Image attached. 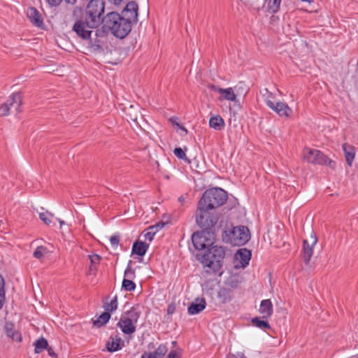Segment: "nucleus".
<instances>
[{"label": "nucleus", "instance_id": "nucleus-28", "mask_svg": "<svg viewBox=\"0 0 358 358\" xmlns=\"http://www.w3.org/2000/svg\"><path fill=\"white\" fill-rule=\"evenodd\" d=\"M209 125L211 128L217 131H220L224 127V122L221 116L217 115L210 117L209 120Z\"/></svg>", "mask_w": 358, "mask_h": 358}, {"label": "nucleus", "instance_id": "nucleus-31", "mask_svg": "<svg viewBox=\"0 0 358 358\" xmlns=\"http://www.w3.org/2000/svg\"><path fill=\"white\" fill-rule=\"evenodd\" d=\"M110 318V314L106 311L103 313L96 320L93 321L95 327H101L106 324Z\"/></svg>", "mask_w": 358, "mask_h": 358}, {"label": "nucleus", "instance_id": "nucleus-36", "mask_svg": "<svg viewBox=\"0 0 358 358\" xmlns=\"http://www.w3.org/2000/svg\"><path fill=\"white\" fill-rule=\"evenodd\" d=\"M5 282L3 278L0 275V310L5 302Z\"/></svg>", "mask_w": 358, "mask_h": 358}, {"label": "nucleus", "instance_id": "nucleus-11", "mask_svg": "<svg viewBox=\"0 0 358 358\" xmlns=\"http://www.w3.org/2000/svg\"><path fill=\"white\" fill-rule=\"evenodd\" d=\"M123 3H127V4L122 11L121 16L125 17L132 26L134 23H136L138 21V6L134 1L131 0L125 1Z\"/></svg>", "mask_w": 358, "mask_h": 358}, {"label": "nucleus", "instance_id": "nucleus-26", "mask_svg": "<svg viewBox=\"0 0 358 358\" xmlns=\"http://www.w3.org/2000/svg\"><path fill=\"white\" fill-rule=\"evenodd\" d=\"M141 311L138 310V306L131 307L129 310L124 312L122 315L126 317V318H129L135 324L137 323L140 316Z\"/></svg>", "mask_w": 358, "mask_h": 358}, {"label": "nucleus", "instance_id": "nucleus-45", "mask_svg": "<svg viewBox=\"0 0 358 358\" xmlns=\"http://www.w3.org/2000/svg\"><path fill=\"white\" fill-rule=\"evenodd\" d=\"M175 311H176V304L174 303H170L167 308V314L172 315Z\"/></svg>", "mask_w": 358, "mask_h": 358}, {"label": "nucleus", "instance_id": "nucleus-6", "mask_svg": "<svg viewBox=\"0 0 358 358\" xmlns=\"http://www.w3.org/2000/svg\"><path fill=\"white\" fill-rule=\"evenodd\" d=\"M303 159L308 163L325 164L334 168L335 162L329 159L320 150L305 148L303 151Z\"/></svg>", "mask_w": 358, "mask_h": 358}, {"label": "nucleus", "instance_id": "nucleus-13", "mask_svg": "<svg viewBox=\"0 0 358 358\" xmlns=\"http://www.w3.org/2000/svg\"><path fill=\"white\" fill-rule=\"evenodd\" d=\"M311 245L309 244L307 240L303 241V259L304 263L308 265L313 254V247L317 242V238L315 236H311Z\"/></svg>", "mask_w": 358, "mask_h": 358}, {"label": "nucleus", "instance_id": "nucleus-34", "mask_svg": "<svg viewBox=\"0 0 358 358\" xmlns=\"http://www.w3.org/2000/svg\"><path fill=\"white\" fill-rule=\"evenodd\" d=\"M280 3L281 0H268V10L273 13H276L280 8Z\"/></svg>", "mask_w": 358, "mask_h": 358}, {"label": "nucleus", "instance_id": "nucleus-23", "mask_svg": "<svg viewBox=\"0 0 358 358\" xmlns=\"http://www.w3.org/2000/svg\"><path fill=\"white\" fill-rule=\"evenodd\" d=\"M346 163L351 166L355 157V148L348 143H344L342 146Z\"/></svg>", "mask_w": 358, "mask_h": 358}, {"label": "nucleus", "instance_id": "nucleus-24", "mask_svg": "<svg viewBox=\"0 0 358 358\" xmlns=\"http://www.w3.org/2000/svg\"><path fill=\"white\" fill-rule=\"evenodd\" d=\"M206 301L203 298L197 299L195 302H193L188 307L187 311L189 315H195L201 312L206 308Z\"/></svg>", "mask_w": 358, "mask_h": 358}, {"label": "nucleus", "instance_id": "nucleus-19", "mask_svg": "<svg viewBox=\"0 0 358 358\" xmlns=\"http://www.w3.org/2000/svg\"><path fill=\"white\" fill-rule=\"evenodd\" d=\"M209 87L222 95L223 99L225 100L235 101L236 99V94L231 87L222 89L213 85H210Z\"/></svg>", "mask_w": 358, "mask_h": 358}, {"label": "nucleus", "instance_id": "nucleus-22", "mask_svg": "<svg viewBox=\"0 0 358 358\" xmlns=\"http://www.w3.org/2000/svg\"><path fill=\"white\" fill-rule=\"evenodd\" d=\"M259 313L262 315V317L266 320L273 314V304L270 299L262 300L259 307Z\"/></svg>", "mask_w": 358, "mask_h": 358}, {"label": "nucleus", "instance_id": "nucleus-37", "mask_svg": "<svg viewBox=\"0 0 358 358\" xmlns=\"http://www.w3.org/2000/svg\"><path fill=\"white\" fill-rule=\"evenodd\" d=\"M174 155L180 159H183L188 164L191 163L189 159L186 157L185 151L181 148H176L173 150Z\"/></svg>", "mask_w": 358, "mask_h": 358}, {"label": "nucleus", "instance_id": "nucleus-41", "mask_svg": "<svg viewBox=\"0 0 358 358\" xmlns=\"http://www.w3.org/2000/svg\"><path fill=\"white\" fill-rule=\"evenodd\" d=\"M88 257L90 260V264L95 266L99 264L101 259V256L96 254L89 255Z\"/></svg>", "mask_w": 358, "mask_h": 358}, {"label": "nucleus", "instance_id": "nucleus-15", "mask_svg": "<svg viewBox=\"0 0 358 358\" xmlns=\"http://www.w3.org/2000/svg\"><path fill=\"white\" fill-rule=\"evenodd\" d=\"M124 342L119 336V334H112L106 343V347L108 351L110 352H116L122 349Z\"/></svg>", "mask_w": 358, "mask_h": 358}, {"label": "nucleus", "instance_id": "nucleus-9", "mask_svg": "<svg viewBox=\"0 0 358 358\" xmlns=\"http://www.w3.org/2000/svg\"><path fill=\"white\" fill-rule=\"evenodd\" d=\"M230 243L234 245H243L250 238L248 228L245 226L234 227L230 235Z\"/></svg>", "mask_w": 358, "mask_h": 358}, {"label": "nucleus", "instance_id": "nucleus-49", "mask_svg": "<svg viewBox=\"0 0 358 358\" xmlns=\"http://www.w3.org/2000/svg\"><path fill=\"white\" fill-rule=\"evenodd\" d=\"M166 358H179V355L176 350H171Z\"/></svg>", "mask_w": 358, "mask_h": 358}, {"label": "nucleus", "instance_id": "nucleus-50", "mask_svg": "<svg viewBox=\"0 0 358 358\" xmlns=\"http://www.w3.org/2000/svg\"><path fill=\"white\" fill-rule=\"evenodd\" d=\"M47 350H48V355L50 357H54V358L57 357V354L55 352V351L53 350V349L52 348L48 346L47 348Z\"/></svg>", "mask_w": 358, "mask_h": 358}, {"label": "nucleus", "instance_id": "nucleus-8", "mask_svg": "<svg viewBox=\"0 0 358 358\" xmlns=\"http://www.w3.org/2000/svg\"><path fill=\"white\" fill-rule=\"evenodd\" d=\"M105 33L106 32L103 31V29H102V31L96 29L93 31V34L89 38L85 40L87 41V48L91 52L101 53L103 52V45L106 39Z\"/></svg>", "mask_w": 358, "mask_h": 358}, {"label": "nucleus", "instance_id": "nucleus-52", "mask_svg": "<svg viewBox=\"0 0 358 358\" xmlns=\"http://www.w3.org/2000/svg\"><path fill=\"white\" fill-rule=\"evenodd\" d=\"M141 358H152L148 353L145 352Z\"/></svg>", "mask_w": 358, "mask_h": 358}, {"label": "nucleus", "instance_id": "nucleus-54", "mask_svg": "<svg viewBox=\"0 0 358 358\" xmlns=\"http://www.w3.org/2000/svg\"><path fill=\"white\" fill-rule=\"evenodd\" d=\"M178 200H179V201H180L181 203H183V201H184V200H185V199L183 198V196H180V197L178 198Z\"/></svg>", "mask_w": 358, "mask_h": 358}, {"label": "nucleus", "instance_id": "nucleus-20", "mask_svg": "<svg viewBox=\"0 0 358 358\" xmlns=\"http://www.w3.org/2000/svg\"><path fill=\"white\" fill-rule=\"evenodd\" d=\"M169 223V220L166 221H159L154 225L150 226L148 228V231L144 234L145 238L148 240L149 241H152L153 240L154 236L164 227L166 224Z\"/></svg>", "mask_w": 358, "mask_h": 358}, {"label": "nucleus", "instance_id": "nucleus-51", "mask_svg": "<svg viewBox=\"0 0 358 358\" xmlns=\"http://www.w3.org/2000/svg\"><path fill=\"white\" fill-rule=\"evenodd\" d=\"M130 120L133 122H134L135 123H136V124H138V122H137V116L136 115L135 117L134 116H130Z\"/></svg>", "mask_w": 358, "mask_h": 358}, {"label": "nucleus", "instance_id": "nucleus-56", "mask_svg": "<svg viewBox=\"0 0 358 358\" xmlns=\"http://www.w3.org/2000/svg\"><path fill=\"white\" fill-rule=\"evenodd\" d=\"M176 343V341H173V342H172V344H173V345H175Z\"/></svg>", "mask_w": 358, "mask_h": 358}, {"label": "nucleus", "instance_id": "nucleus-1", "mask_svg": "<svg viewBox=\"0 0 358 358\" xmlns=\"http://www.w3.org/2000/svg\"><path fill=\"white\" fill-rule=\"evenodd\" d=\"M85 12H83L84 6L80 2L79 6H76L73 11V15L78 19L85 22L87 25L96 29L101 24H102L103 14L104 13L103 0H91L89 1Z\"/></svg>", "mask_w": 358, "mask_h": 358}, {"label": "nucleus", "instance_id": "nucleus-2", "mask_svg": "<svg viewBox=\"0 0 358 358\" xmlns=\"http://www.w3.org/2000/svg\"><path fill=\"white\" fill-rule=\"evenodd\" d=\"M130 22L117 12H110L102 18V29L110 31L119 38H125L131 31Z\"/></svg>", "mask_w": 358, "mask_h": 358}, {"label": "nucleus", "instance_id": "nucleus-47", "mask_svg": "<svg viewBox=\"0 0 358 358\" xmlns=\"http://www.w3.org/2000/svg\"><path fill=\"white\" fill-rule=\"evenodd\" d=\"M96 266L90 264L89 267L88 274L89 275H95L96 272Z\"/></svg>", "mask_w": 358, "mask_h": 358}, {"label": "nucleus", "instance_id": "nucleus-27", "mask_svg": "<svg viewBox=\"0 0 358 358\" xmlns=\"http://www.w3.org/2000/svg\"><path fill=\"white\" fill-rule=\"evenodd\" d=\"M217 298L222 303L229 302L231 299V290L225 287H222L217 292Z\"/></svg>", "mask_w": 358, "mask_h": 358}, {"label": "nucleus", "instance_id": "nucleus-10", "mask_svg": "<svg viewBox=\"0 0 358 358\" xmlns=\"http://www.w3.org/2000/svg\"><path fill=\"white\" fill-rule=\"evenodd\" d=\"M272 96L271 93L268 94V96L265 99L266 104L273 110L278 114L280 117H289L292 114V108L286 103L278 101L276 103H274L271 98Z\"/></svg>", "mask_w": 358, "mask_h": 358}, {"label": "nucleus", "instance_id": "nucleus-35", "mask_svg": "<svg viewBox=\"0 0 358 358\" xmlns=\"http://www.w3.org/2000/svg\"><path fill=\"white\" fill-rule=\"evenodd\" d=\"M122 288L126 291H134L136 288V284L131 280L124 278L122 281Z\"/></svg>", "mask_w": 358, "mask_h": 358}, {"label": "nucleus", "instance_id": "nucleus-46", "mask_svg": "<svg viewBox=\"0 0 358 358\" xmlns=\"http://www.w3.org/2000/svg\"><path fill=\"white\" fill-rule=\"evenodd\" d=\"M227 358H246L243 353L229 354Z\"/></svg>", "mask_w": 358, "mask_h": 358}, {"label": "nucleus", "instance_id": "nucleus-39", "mask_svg": "<svg viewBox=\"0 0 358 358\" xmlns=\"http://www.w3.org/2000/svg\"><path fill=\"white\" fill-rule=\"evenodd\" d=\"M46 251V248L44 246H38L34 252V257L36 259H41L43 258L44 252Z\"/></svg>", "mask_w": 358, "mask_h": 358}, {"label": "nucleus", "instance_id": "nucleus-25", "mask_svg": "<svg viewBox=\"0 0 358 358\" xmlns=\"http://www.w3.org/2000/svg\"><path fill=\"white\" fill-rule=\"evenodd\" d=\"M149 244L143 241H137L134 243L132 247V254H136L138 256H143L147 250L148 249Z\"/></svg>", "mask_w": 358, "mask_h": 358}, {"label": "nucleus", "instance_id": "nucleus-7", "mask_svg": "<svg viewBox=\"0 0 358 358\" xmlns=\"http://www.w3.org/2000/svg\"><path fill=\"white\" fill-rule=\"evenodd\" d=\"M214 231L201 230L196 231L192 236V241L195 249L201 250L213 244Z\"/></svg>", "mask_w": 358, "mask_h": 358}, {"label": "nucleus", "instance_id": "nucleus-14", "mask_svg": "<svg viewBox=\"0 0 358 358\" xmlns=\"http://www.w3.org/2000/svg\"><path fill=\"white\" fill-rule=\"evenodd\" d=\"M251 251L246 248L239 249L234 255L236 260L238 261L240 265H236V267L245 268L248 265L251 259Z\"/></svg>", "mask_w": 358, "mask_h": 358}, {"label": "nucleus", "instance_id": "nucleus-21", "mask_svg": "<svg viewBox=\"0 0 358 358\" xmlns=\"http://www.w3.org/2000/svg\"><path fill=\"white\" fill-rule=\"evenodd\" d=\"M8 106L10 108H14L17 113L21 111L20 106L22 103V96L20 92L13 93L8 99L6 101Z\"/></svg>", "mask_w": 358, "mask_h": 358}, {"label": "nucleus", "instance_id": "nucleus-42", "mask_svg": "<svg viewBox=\"0 0 358 358\" xmlns=\"http://www.w3.org/2000/svg\"><path fill=\"white\" fill-rule=\"evenodd\" d=\"M9 113H10V108L8 106V103H7L6 102L0 106V115L6 116V115H9Z\"/></svg>", "mask_w": 358, "mask_h": 358}, {"label": "nucleus", "instance_id": "nucleus-29", "mask_svg": "<svg viewBox=\"0 0 358 358\" xmlns=\"http://www.w3.org/2000/svg\"><path fill=\"white\" fill-rule=\"evenodd\" d=\"M34 345L35 347L34 352L37 354H39L48 348V343L45 338L41 337L35 341Z\"/></svg>", "mask_w": 358, "mask_h": 358}, {"label": "nucleus", "instance_id": "nucleus-16", "mask_svg": "<svg viewBox=\"0 0 358 358\" xmlns=\"http://www.w3.org/2000/svg\"><path fill=\"white\" fill-rule=\"evenodd\" d=\"M117 327H119L122 331L125 334H131L136 331V324L129 320V318H126V317L121 316L120 321L117 324Z\"/></svg>", "mask_w": 358, "mask_h": 358}, {"label": "nucleus", "instance_id": "nucleus-33", "mask_svg": "<svg viewBox=\"0 0 358 358\" xmlns=\"http://www.w3.org/2000/svg\"><path fill=\"white\" fill-rule=\"evenodd\" d=\"M117 296H115L110 303L104 304L103 308L106 312L110 313L117 310Z\"/></svg>", "mask_w": 358, "mask_h": 358}, {"label": "nucleus", "instance_id": "nucleus-18", "mask_svg": "<svg viewBox=\"0 0 358 358\" xmlns=\"http://www.w3.org/2000/svg\"><path fill=\"white\" fill-rule=\"evenodd\" d=\"M4 331L6 336L10 338L13 341L20 343L22 341L21 333L16 330L13 323L6 322L4 325Z\"/></svg>", "mask_w": 358, "mask_h": 358}, {"label": "nucleus", "instance_id": "nucleus-32", "mask_svg": "<svg viewBox=\"0 0 358 358\" xmlns=\"http://www.w3.org/2000/svg\"><path fill=\"white\" fill-rule=\"evenodd\" d=\"M252 323L254 326L265 330L267 329H271L270 324L266 320H262L260 319V317H256L252 319Z\"/></svg>", "mask_w": 358, "mask_h": 358}, {"label": "nucleus", "instance_id": "nucleus-48", "mask_svg": "<svg viewBox=\"0 0 358 358\" xmlns=\"http://www.w3.org/2000/svg\"><path fill=\"white\" fill-rule=\"evenodd\" d=\"M244 85H245L243 83L240 82L237 85L234 87L235 91L236 92L237 94H239V90L243 91Z\"/></svg>", "mask_w": 358, "mask_h": 358}, {"label": "nucleus", "instance_id": "nucleus-38", "mask_svg": "<svg viewBox=\"0 0 358 358\" xmlns=\"http://www.w3.org/2000/svg\"><path fill=\"white\" fill-rule=\"evenodd\" d=\"M54 217V215L46 211V212H43V213H41L39 214V217L40 219L46 224H50V222H51V218H52Z\"/></svg>", "mask_w": 358, "mask_h": 358}, {"label": "nucleus", "instance_id": "nucleus-44", "mask_svg": "<svg viewBox=\"0 0 358 358\" xmlns=\"http://www.w3.org/2000/svg\"><path fill=\"white\" fill-rule=\"evenodd\" d=\"M110 243L113 246L117 247L120 242V236L113 235L110 238Z\"/></svg>", "mask_w": 358, "mask_h": 358}, {"label": "nucleus", "instance_id": "nucleus-3", "mask_svg": "<svg viewBox=\"0 0 358 358\" xmlns=\"http://www.w3.org/2000/svg\"><path fill=\"white\" fill-rule=\"evenodd\" d=\"M225 252L222 247L213 245L208 247L201 261L205 268V273L210 274L220 272Z\"/></svg>", "mask_w": 358, "mask_h": 358}, {"label": "nucleus", "instance_id": "nucleus-53", "mask_svg": "<svg viewBox=\"0 0 358 358\" xmlns=\"http://www.w3.org/2000/svg\"><path fill=\"white\" fill-rule=\"evenodd\" d=\"M182 131H184L186 134L187 133V130L186 129L185 127H184L182 125H180L179 124H176Z\"/></svg>", "mask_w": 358, "mask_h": 358}, {"label": "nucleus", "instance_id": "nucleus-5", "mask_svg": "<svg viewBox=\"0 0 358 358\" xmlns=\"http://www.w3.org/2000/svg\"><path fill=\"white\" fill-rule=\"evenodd\" d=\"M217 221L218 215L214 210L202 209L197 206L196 222L203 230L213 231Z\"/></svg>", "mask_w": 358, "mask_h": 358}, {"label": "nucleus", "instance_id": "nucleus-17", "mask_svg": "<svg viewBox=\"0 0 358 358\" xmlns=\"http://www.w3.org/2000/svg\"><path fill=\"white\" fill-rule=\"evenodd\" d=\"M27 17L30 22L37 27H42L43 25V20L38 12L34 7H30L27 9Z\"/></svg>", "mask_w": 358, "mask_h": 358}, {"label": "nucleus", "instance_id": "nucleus-12", "mask_svg": "<svg viewBox=\"0 0 358 358\" xmlns=\"http://www.w3.org/2000/svg\"><path fill=\"white\" fill-rule=\"evenodd\" d=\"M92 29L95 28L87 25L85 22L78 18L73 26V30L76 33L77 36L85 41L89 38L93 34L94 31L92 30Z\"/></svg>", "mask_w": 358, "mask_h": 358}, {"label": "nucleus", "instance_id": "nucleus-40", "mask_svg": "<svg viewBox=\"0 0 358 358\" xmlns=\"http://www.w3.org/2000/svg\"><path fill=\"white\" fill-rule=\"evenodd\" d=\"M131 260L129 262L127 268H126L124 271V277L128 278L129 279H134L135 278V271L134 269L131 268Z\"/></svg>", "mask_w": 358, "mask_h": 358}, {"label": "nucleus", "instance_id": "nucleus-4", "mask_svg": "<svg viewBox=\"0 0 358 358\" xmlns=\"http://www.w3.org/2000/svg\"><path fill=\"white\" fill-rule=\"evenodd\" d=\"M227 197V192L222 188H211L204 192L197 206L202 209L214 210L224 204Z\"/></svg>", "mask_w": 358, "mask_h": 358}, {"label": "nucleus", "instance_id": "nucleus-30", "mask_svg": "<svg viewBox=\"0 0 358 358\" xmlns=\"http://www.w3.org/2000/svg\"><path fill=\"white\" fill-rule=\"evenodd\" d=\"M168 351L166 344H160L152 352H149L152 358H163Z\"/></svg>", "mask_w": 358, "mask_h": 358}, {"label": "nucleus", "instance_id": "nucleus-43", "mask_svg": "<svg viewBox=\"0 0 358 358\" xmlns=\"http://www.w3.org/2000/svg\"><path fill=\"white\" fill-rule=\"evenodd\" d=\"M64 1L67 3H71V1H70L69 0H64ZM46 1L51 6H59L61 3L62 0H46Z\"/></svg>", "mask_w": 358, "mask_h": 358}, {"label": "nucleus", "instance_id": "nucleus-55", "mask_svg": "<svg viewBox=\"0 0 358 358\" xmlns=\"http://www.w3.org/2000/svg\"><path fill=\"white\" fill-rule=\"evenodd\" d=\"M57 220H59V223H60V225H61V226H62V224H64V221L60 220L59 219H57Z\"/></svg>", "mask_w": 358, "mask_h": 358}]
</instances>
